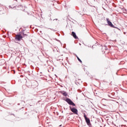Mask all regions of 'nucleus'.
Wrapping results in <instances>:
<instances>
[{
	"instance_id": "obj_8",
	"label": "nucleus",
	"mask_w": 127,
	"mask_h": 127,
	"mask_svg": "<svg viewBox=\"0 0 127 127\" xmlns=\"http://www.w3.org/2000/svg\"><path fill=\"white\" fill-rule=\"evenodd\" d=\"M44 38H46V39H48V38H49V36L47 34H45L44 36Z\"/></svg>"
},
{
	"instance_id": "obj_9",
	"label": "nucleus",
	"mask_w": 127,
	"mask_h": 127,
	"mask_svg": "<svg viewBox=\"0 0 127 127\" xmlns=\"http://www.w3.org/2000/svg\"><path fill=\"white\" fill-rule=\"evenodd\" d=\"M62 94H63V96L66 97L67 96V93L66 92H62Z\"/></svg>"
},
{
	"instance_id": "obj_2",
	"label": "nucleus",
	"mask_w": 127,
	"mask_h": 127,
	"mask_svg": "<svg viewBox=\"0 0 127 127\" xmlns=\"http://www.w3.org/2000/svg\"><path fill=\"white\" fill-rule=\"evenodd\" d=\"M23 38V37H22V35H21V34H17L15 35V40H17V41H20V40H22Z\"/></svg>"
},
{
	"instance_id": "obj_5",
	"label": "nucleus",
	"mask_w": 127,
	"mask_h": 127,
	"mask_svg": "<svg viewBox=\"0 0 127 127\" xmlns=\"http://www.w3.org/2000/svg\"><path fill=\"white\" fill-rule=\"evenodd\" d=\"M69 109L72 113L75 114V115H78V110L75 108H72L71 106H69Z\"/></svg>"
},
{
	"instance_id": "obj_10",
	"label": "nucleus",
	"mask_w": 127,
	"mask_h": 127,
	"mask_svg": "<svg viewBox=\"0 0 127 127\" xmlns=\"http://www.w3.org/2000/svg\"><path fill=\"white\" fill-rule=\"evenodd\" d=\"M77 60L78 61H79V62H80V63H82V61L80 59V58H78Z\"/></svg>"
},
{
	"instance_id": "obj_3",
	"label": "nucleus",
	"mask_w": 127,
	"mask_h": 127,
	"mask_svg": "<svg viewBox=\"0 0 127 127\" xmlns=\"http://www.w3.org/2000/svg\"><path fill=\"white\" fill-rule=\"evenodd\" d=\"M65 101L68 105H70L71 106H73V107H75L76 106L75 103H74V102H73V101H72V100H71V99H70L69 98H67L65 100Z\"/></svg>"
},
{
	"instance_id": "obj_6",
	"label": "nucleus",
	"mask_w": 127,
	"mask_h": 127,
	"mask_svg": "<svg viewBox=\"0 0 127 127\" xmlns=\"http://www.w3.org/2000/svg\"><path fill=\"white\" fill-rule=\"evenodd\" d=\"M84 119H85L87 125L90 124V123H91V122L90 121V119L89 118H87V116H86L85 114H84Z\"/></svg>"
},
{
	"instance_id": "obj_11",
	"label": "nucleus",
	"mask_w": 127,
	"mask_h": 127,
	"mask_svg": "<svg viewBox=\"0 0 127 127\" xmlns=\"http://www.w3.org/2000/svg\"><path fill=\"white\" fill-rule=\"evenodd\" d=\"M76 57H77V59H78V58H79V57H78V56H76Z\"/></svg>"
},
{
	"instance_id": "obj_4",
	"label": "nucleus",
	"mask_w": 127,
	"mask_h": 127,
	"mask_svg": "<svg viewBox=\"0 0 127 127\" xmlns=\"http://www.w3.org/2000/svg\"><path fill=\"white\" fill-rule=\"evenodd\" d=\"M106 21L108 25L110 26V27H113V28H118L117 27H115V26L113 24L112 22L110 21V19H109V18H106Z\"/></svg>"
},
{
	"instance_id": "obj_7",
	"label": "nucleus",
	"mask_w": 127,
	"mask_h": 127,
	"mask_svg": "<svg viewBox=\"0 0 127 127\" xmlns=\"http://www.w3.org/2000/svg\"><path fill=\"white\" fill-rule=\"evenodd\" d=\"M71 35H72V36H73V37H74V38L75 39H78V37H77V35H76V33L75 32H72Z\"/></svg>"
},
{
	"instance_id": "obj_1",
	"label": "nucleus",
	"mask_w": 127,
	"mask_h": 127,
	"mask_svg": "<svg viewBox=\"0 0 127 127\" xmlns=\"http://www.w3.org/2000/svg\"><path fill=\"white\" fill-rule=\"evenodd\" d=\"M21 35L23 38H27L29 36V33L25 30H23L21 32Z\"/></svg>"
}]
</instances>
